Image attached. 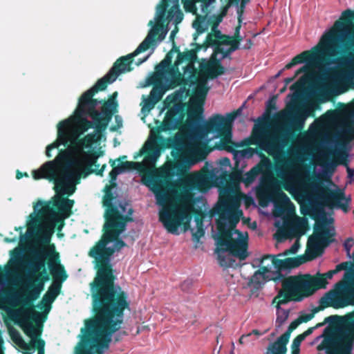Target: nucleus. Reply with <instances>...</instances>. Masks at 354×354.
<instances>
[{
  "mask_svg": "<svg viewBox=\"0 0 354 354\" xmlns=\"http://www.w3.org/2000/svg\"><path fill=\"white\" fill-rule=\"evenodd\" d=\"M230 179L235 182H242L243 174L242 172L239 170L236 171L231 174Z\"/></svg>",
  "mask_w": 354,
  "mask_h": 354,
  "instance_id": "57",
  "label": "nucleus"
},
{
  "mask_svg": "<svg viewBox=\"0 0 354 354\" xmlns=\"http://www.w3.org/2000/svg\"><path fill=\"white\" fill-rule=\"evenodd\" d=\"M185 115L184 105L181 103H176L170 107L166 114L162 124L158 127L157 133L175 130L181 124Z\"/></svg>",
  "mask_w": 354,
  "mask_h": 354,
  "instance_id": "22",
  "label": "nucleus"
},
{
  "mask_svg": "<svg viewBox=\"0 0 354 354\" xmlns=\"http://www.w3.org/2000/svg\"><path fill=\"white\" fill-rule=\"evenodd\" d=\"M121 220L110 219L105 221L101 239L90 249L88 256L93 259L96 275L91 283L92 297L107 300L123 298L128 300V295L119 286L115 284L116 276L113 273L111 257L115 252L126 246L120 235L125 230L127 223L133 221L132 217Z\"/></svg>",
  "mask_w": 354,
  "mask_h": 354,
  "instance_id": "1",
  "label": "nucleus"
},
{
  "mask_svg": "<svg viewBox=\"0 0 354 354\" xmlns=\"http://www.w3.org/2000/svg\"><path fill=\"white\" fill-rule=\"evenodd\" d=\"M247 145H257L261 151L271 155L276 152L279 146L276 136L270 135L263 124L255 125Z\"/></svg>",
  "mask_w": 354,
  "mask_h": 354,
  "instance_id": "21",
  "label": "nucleus"
},
{
  "mask_svg": "<svg viewBox=\"0 0 354 354\" xmlns=\"http://www.w3.org/2000/svg\"><path fill=\"white\" fill-rule=\"evenodd\" d=\"M215 212L218 216L216 221L218 230L216 252L220 266L228 268L233 265L234 261L221 253L228 251L241 260L245 259L248 256L247 241L242 239V232L236 230V225L243 216V211L239 209L238 204L225 200L216 205Z\"/></svg>",
  "mask_w": 354,
  "mask_h": 354,
  "instance_id": "4",
  "label": "nucleus"
},
{
  "mask_svg": "<svg viewBox=\"0 0 354 354\" xmlns=\"http://www.w3.org/2000/svg\"><path fill=\"white\" fill-rule=\"evenodd\" d=\"M294 281L290 277L283 283L281 288L272 300V304H275L277 308V322L282 324L288 317L289 310L281 307V305L286 304L290 301H301L307 297L296 286Z\"/></svg>",
  "mask_w": 354,
  "mask_h": 354,
  "instance_id": "17",
  "label": "nucleus"
},
{
  "mask_svg": "<svg viewBox=\"0 0 354 354\" xmlns=\"http://www.w3.org/2000/svg\"><path fill=\"white\" fill-rule=\"evenodd\" d=\"M136 164V163L134 162L126 161L121 162L118 166L122 167V171L123 172L127 169H133Z\"/></svg>",
  "mask_w": 354,
  "mask_h": 354,
  "instance_id": "59",
  "label": "nucleus"
},
{
  "mask_svg": "<svg viewBox=\"0 0 354 354\" xmlns=\"http://www.w3.org/2000/svg\"><path fill=\"white\" fill-rule=\"evenodd\" d=\"M92 299L94 316L84 321L76 354H104L109 348L112 335L121 328L124 310L129 309L130 302L121 297L117 300Z\"/></svg>",
  "mask_w": 354,
  "mask_h": 354,
  "instance_id": "2",
  "label": "nucleus"
},
{
  "mask_svg": "<svg viewBox=\"0 0 354 354\" xmlns=\"http://www.w3.org/2000/svg\"><path fill=\"white\" fill-rule=\"evenodd\" d=\"M272 277H264L261 275L260 272H254L252 276H251L248 282V287L251 288L252 292L255 293L259 290L263 289L265 284L269 281H272Z\"/></svg>",
  "mask_w": 354,
  "mask_h": 354,
  "instance_id": "40",
  "label": "nucleus"
},
{
  "mask_svg": "<svg viewBox=\"0 0 354 354\" xmlns=\"http://www.w3.org/2000/svg\"><path fill=\"white\" fill-rule=\"evenodd\" d=\"M131 64V60L127 56L118 58L109 71L103 77L99 79L91 88L85 91L79 100L88 102L93 109L95 106H97L100 102L97 99L93 98L95 94L98 91H104L108 84L115 82L120 74L131 71L132 70Z\"/></svg>",
  "mask_w": 354,
  "mask_h": 354,
  "instance_id": "14",
  "label": "nucleus"
},
{
  "mask_svg": "<svg viewBox=\"0 0 354 354\" xmlns=\"http://www.w3.org/2000/svg\"><path fill=\"white\" fill-rule=\"evenodd\" d=\"M167 0H161L156 7V25L149 31L147 36L132 53L126 55L133 62V58L140 53L146 51L156 39L162 41L165 39L167 30H163V23L167 20L166 13L168 7Z\"/></svg>",
  "mask_w": 354,
  "mask_h": 354,
  "instance_id": "16",
  "label": "nucleus"
},
{
  "mask_svg": "<svg viewBox=\"0 0 354 354\" xmlns=\"http://www.w3.org/2000/svg\"><path fill=\"white\" fill-rule=\"evenodd\" d=\"M223 40L221 41V44L223 45H230V49L231 51L234 52L235 50L240 48V41L242 40L241 39H234L231 37L229 35H223Z\"/></svg>",
  "mask_w": 354,
  "mask_h": 354,
  "instance_id": "45",
  "label": "nucleus"
},
{
  "mask_svg": "<svg viewBox=\"0 0 354 354\" xmlns=\"http://www.w3.org/2000/svg\"><path fill=\"white\" fill-rule=\"evenodd\" d=\"M241 28V24H239L236 26L234 30V33L233 36H231V37H233L234 39H241L242 37L240 35V30Z\"/></svg>",
  "mask_w": 354,
  "mask_h": 354,
  "instance_id": "63",
  "label": "nucleus"
},
{
  "mask_svg": "<svg viewBox=\"0 0 354 354\" xmlns=\"http://www.w3.org/2000/svg\"><path fill=\"white\" fill-rule=\"evenodd\" d=\"M196 47L195 49L187 50L186 51L181 53L178 47H174V50L178 53L176 61L177 64H183L184 62H187V64L184 69V74L186 75L187 77H194V75L198 73L197 69L194 66V62L197 59V52L201 48L200 44H194Z\"/></svg>",
  "mask_w": 354,
  "mask_h": 354,
  "instance_id": "25",
  "label": "nucleus"
},
{
  "mask_svg": "<svg viewBox=\"0 0 354 354\" xmlns=\"http://www.w3.org/2000/svg\"><path fill=\"white\" fill-rule=\"evenodd\" d=\"M185 208L187 211L194 216V221L196 226H203V219L205 218V214L201 209H195L191 202L185 203Z\"/></svg>",
  "mask_w": 354,
  "mask_h": 354,
  "instance_id": "43",
  "label": "nucleus"
},
{
  "mask_svg": "<svg viewBox=\"0 0 354 354\" xmlns=\"http://www.w3.org/2000/svg\"><path fill=\"white\" fill-rule=\"evenodd\" d=\"M54 224H52L49 227L46 229L45 232L42 236V241L44 244H49L50 241V236L53 232Z\"/></svg>",
  "mask_w": 354,
  "mask_h": 354,
  "instance_id": "51",
  "label": "nucleus"
},
{
  "mask_svg": "<svg viewBox=\"0 0 354 354\" xmlns=\"http://www.w3.org/2000/svg\"><path fill=\"white\" fill-rule=\"evenodd\" d=\"M321 120L326 124L335 125L339 129L337 160L328 162L327 169L333 171L337 165L347 166L348 155L345 149L354 139V111H351L346 106L340 109L329 110L322 116Z\"/></svg>",
  "mask_w": 354,
  "mask_h": 354,
  "instance_id": "11",
  "label": "nucleus"
},
{
  "mask_svg": "<svg viewBox=\"0 0 354 354\" xmlns=\"http://www.w3.org/2000/svg\"><path fill=\"white\" fill-rule=\"evenodd\" d=\"M90 149L80 153H74L76 155V158L67 161V167H81L84 166L82 172L84 176L93 173V167H99L100 165L97 164V160L92 153Z\"/></svg>",
  "mask_w": 354,
  "mask_h": 354,
  "instance_id": "24",
  "label": "nucleus"
},
{
  "mask_svg": "<svg viewBox=\"0 0 354 354\" xmlns=\"http://www.w3.org/2000/svg\"><path fill=\"white\" fill-rule=\"evenodd\" d=\"M68 157V153L66 150H62L59 151V154L55 158V162H63L66 161Z\"/></svg>",
  "mask_w": 354,
  "mask_h": 354,
  "instance_id": "55",
  "label": "nucleus"
},
{
  "mask_svg": "<svg viewBox=\"0 0 354 354\" xmlns=\"http://www.w3.org/2000/svg\"><path fill=\"white\" fill-rule=\"evenodd\" d=\"M106 167V164L103 165L100 169H99V167H95V169H93V173H95L97 176H102L104 171Z\"/></svg>",
  "mask_w": 354,
  "mask_h": 354,
  "instance_id": "64",
  "label": "nucleus"
},
{
  "mask_svg": "<svg viewBox=\"0 0 354 354\" xmlns=\"http://www.w3.org/2000/svg\"><path fill=\"white\" fill-rule=\"evenodd\" d=\"M254 152V150L250 147L241 150V151H239V153H241V156L242 157H247V158L251 157L253 155Z\"/></svg>",
  "mask_w": 354,
  "mask_h": 354,
  "instance_id": "61",
  "label": "nucleus"
},
{
  "mask_svg": "<svg viewBox=\"0 0 354 354\" xmlns=\"http://www.w3.org/2000/svg\"><path fill=\"white\" fill-rule=\"evenodd\" d=\"M327 50L323 48H319L318 46L314 47L311 50H305L294 57L292 60L288 63L283 69H290L297 64L323 61V56Z\"/></svg>",
  "mask_w": 354,
  "mask_h": 354,
  "instance_id": "29",
  "label": "nucleus"
},
{
  "mask_svg": "<svg viewBox=\"0 0 354 354\" xmlns=\"http://www.w3.org/2000/svg\"><path fill=\"white\" fill-rule=\"evenodd\" d=\"M308 228V223L306 218L296 217L285 223L280 231V236L283 239L300 237L304 235Z\"/></svg>",
  "mask_w": 354,
  "mask_h": 354,
  "instance_id": "28",
  "label": "nucleus"
},
{
  "mask_svg": "<svg viewBox=\"0 0 354 354\" xmlns=\"http://www.w3.org/2000/svg\"><path fill=\"white\" fill-rule=\"evenodd\" d=\"M299 247L300 244L299 241L297 240L292 245V246L289 249L286 250L283 252L279 254L277 257H284L288 256L289 254H294L297 252Z\"/></svg>",
  "mask_w": 354,
  "mask_h": 354,
  "instance_id": "49",
  "label": "nucleus"
},
{
  "mask_svg": "<svg viewBox=\"0 0 354 354\" xmlns=\"http://www.w3.org/2000/svg\"><path fill=\"white\" fill-rule=\"evenodd\" d=\"M270 199L274 201L277 200L283 203H290L288 196L279 187L274 188L270 194Z\"/></svg>",
  "mask_w": 354,
  "mask_h": 354,
  "instance_id": "44",
  "label": "nucleus"
},
{
  "mask_svg": "<svg viewBox=\"0 0 354 354\" xmlns=\"http://www.w3.org/2000/svg\"><path fill=\"white\" fill-rule=\"evenodd\" d=\"M304 84V77H301L298 81L295 82L292 85H291L290 88L292 91H299L303 88Z\"/></svg>",
  "mask_w": 354,
  "mask_h": 354,
  "instance_id": "56",
  "label": "nucleus"
},
{
  "mask_svg": "<svg viewBox=\"0 0 354 354\" xmlns=\"http://www.w3.org/2000/svg\"><path fill=\"white\" fill-rule=\"evenodd\" d=\"M309 180L308 176L300 177L297 180L288 178L281 182V186L294 197L303 196L307 189L310 187L312 196L317 204L329 208L341 209L344 212H348L351 198H346L344 189H332L321 181L309 183Z\"/></svg>",
  "mask_w": 354,
  "mask_h": 354,
  "instance_id": "7",
  "label": "nucleus"
},
{
  "mask_svg": "<svg viewBox=\"0 0 354 354\" xmlns=\"http://www.w3.org/2000/svg\"><path fill=\"white\" fill-rule=\"evenodd\" d=\"M330 326L324 329V339L318 351L326 354H351L354 344V310L344 316L330 315L325 319Z\"/></svg>",
  "mask_w": 354,
  "mask_h": 354,
  "instance_id": "8",
  "label": "nucleus"
},
{
  "mask_svg": "<svg viewBox=\"0 0 354 354\" xmlns=\"http://www.w3.org/2000/svg\"><path fill=\"white\" fill-rule=\"evenodd\" d=\"M354 11L347 9L342 12L341 17L335 22L333 28L325 33L319 44L327 50L330 57L339 55L337 59L342 63L348 62L354 53Z\"/></svg>",
  "mask_w": 354,
  "mask_h": 354,
  "instance_id": "9",
  "label": "nucleus"
},
{
  "mask_svg": "<svg viewBox=\"0 0 354 354\" xmlns=\"http://www.w3.org/2000/svg\"><path fill=\"white\" fill-rule=\"evenodd\" d=\"M46 257L48 258L47 264L53 276V282L37 307L47 314L51 308L52 303L59 295L62 283L66 280L68 275L64 266L60 263L59 254L55 250L54 244L49 245V252L46 254Z\"/></svg>",
  "mask_w": 354,
  "mask_h": 354,
  "instance_id": "13",
  "label": "nucleus"
},
{
  "mask_svg": "<svg viewBox=\"0 0 354 354\" xmlns=\"http://www.w3.org/2000/svg\"><path fill=\"white\" fill-rule=\"evenodd\" d=\"M315 313H314V309H313L311 313L303 314V315H300L298 317V319H299V322H301V324L303 322L306 323V322H308L310 320H311L314 317V315Z\"/></svg>",
  "mask_w": 354,
  "mask_h": 354,
  "instance_id": "54",
  "label": "nucleus"
},
{
  "mask_svg": "<svg viewBox=\"0 0 354 354\" xmlns=\"http://www.w3.org/2000/svg\"><path fill=\"white\" fill-rule=\"evenodd\" d=\"M101 133L95 131L87 134L84 138L78 137L73 138L71 140V150L74 153H80L84 151V149H92L93 144L100 140Z\"/></svg>",
  "mask_w": 354,
  "mask_h": 354,
  "instance_id": "34",
  "label": "nucleus"
},
{
  "mask_svg": "<svg viewBox=\"0 0 354 354\" xmlns=\"http://www.w3.org/2000/svg\"><path fill=\"white\" fill-rule=\"evenodd\" d=\"M214 1L215 0H198L203 15H197L196 20L193 22V27L196 30L194 39H196V34H201L205 31L206 28L203 26V24L206 21L210 4Z\"/></svg>",
  "mask_w": 354,
  "mask_h": 354,
  "instance_id": "39",
  "label": "nucleus"
},
{
  "mask_svg": "<svg viewBox=\"0 0 354 354\" xmlns=\"http://www.w3.org/2000/svg\"><path fill=\"white\" fill-rule=\"evenodd\" d=\"M190 84H196L194 94L191 97L192 107L187 113V124L190 127H196L202 118L203 104L209 90L205 78H199L198 73L194 77H187Z\"/></svg>",
  "mask_w": 354,
  "mask_h": 354,
  "instance_id": "15",
  "label": "nucleus"
},
{
  "mask_svg": "<svg viewBox=\"0 0 354 354\" xmlns=\"http://www.w3.org/2000/svg\"><path fill=\"white\" fill-rule=\"evenodd\" d=\"M48 251H39L37 253L35 261L32 263V270L35 273L38 272L32 281H29L24 290L12 297L13 304L16 306H20L17 312L19 319L16 323L22 328L24 333L28 337H32L35 334L39 336L41 332L36 333L35 327L30 320L36 321L41 314L35 310L34 302L36 301L41 291L44 290V283L50 279V277L46 269L45 259L48 260L46 254Z\"/></svg>",
  "mask_w": 354,
  "mask_h": 354,
  "instance_id": "5",
  "label": "nucleus"
},
{
  "mask_svg": "<svg viewBox=\"0 0 354 354\" xmlns=\"http://www.w3.org/2000/svg\"><path fill=\"white\" fill-rule=\"evenodd\" d=\"M223 35L220 30H214L213 32L208 33L204 44L205 47L213 46L214 48L223 45L221 44L223 40Z\"/></svg>",
  "mask_w": 354,
  "mask_h": 354,
  "instance_id": "42",
  "label": "nucleus"
},
{
  "mask_svg": "<svg viewBox=\"0 0 354 354\" xmlns=\"http://www.w3.org/2000/svg\"><path fill=\"white\" fill-rule=\"evenodd\" d=\"M173 186L179 193L178 198L181 205L179 207H176L174 205L166 207L168 203L162 205L165 208L160 212L159 220L166 230L174 234H178V229L181 225H183L184 232L193 231L190 227L192 214L187 211L185 203L192 201L194 196L192 191L203 192L208 189L207 178L203 174H192L174 181Z\"/></svg>",
  "mask_w": 354,
  "mask_h": 354,
  "instance_id": "6",
  "label": "nucleus"
},
{
  "mask_svg": "<svg viewBox=\"0 0 354 354\" xmlns=\"http://www.w3.org/2000/svg\"><path fill=\"white\" fill-rule=\"evenodd\" d=\"M335 274L331 270L328 272L321 274L317 272L315 275L310 274H299V277H290L296 286L299 287L304 295L308 297L313 295L317 290L326 288L328 284V279L333 278Z\"/></svg>",
  "mask_w": 354,
  "mask_h": 354,
  "instance_id": "19",
  "label": "nucleus"
},
{
  "mask_svg": "<svg viewBox=\"0 0 354 354\" xmlns=\"http://www.w3.org/2000/svg\"><path fill=\"white\" fill-rule=\"evenodd\" d=\"M156 102L153 100H151L149 97L145 100V106L144 108L147 109L148 111L151 110L153 109L154 106L156 105Z\"/></svg>",
  "mask_w": 354,
  "mask_h": 354,
  "instance_id": "62",
  "label": "nucleus"
},
{
  "mask_svg": "<svg viewBox=\"0 0 354 354\" xmlns=\"http://www.w3.org/2000/svg\"><path fill=\"white\" fill-rule=\"evenodd\" d=\"M88 106L84 102L79 100L78 105L75 111L74 117L77 123V131L80 134H82L91 128L96 129L95 121H89L86 116L90 117Z\"/></svg>",
  "mask_w": 354,
  "mask_h": 354,
  "instance_id": "31",
  "label": "nucleus"
},
{
  "mask_svg": "<svg viewBox=\"0 0 354 354\" xmlns=\"http://www.w3.org/2000/svg\"><path fill=\"white\" fill-rule=\"evenodd\" d=\"M349 304L344 297V293L339 290H330L319 300V306L314 308V313H318L327 307L338 309Z\"/></svg>",
  "mask_w": 354,
  "mask_h": 354,
  "instance_id": "27",
  "label": "nucleus"
},
{
  "mask_svg": "<svg viewBox=\"0 0 354 354\" xmlns=\"http://www.w3.org/2000/svg\"><path fill=\"white\" fill-rule=\"evenodd\" d=\"M277 109L276 102L274 98H272L269 100L266 104V111L270 113L272 110H275Z\"/></svg>",
  "mask_w": 354,
  "mask_h": 354,
  "instance_id": "60",
  "label": "nucleus"
},
{
  "mask_svg": "<svg viewBox=\"0 0 354 354\" xmlns=\"http://www.w3.org/2000/svg\"><path fill=\"white\" fill-rule=\"evenodd\" d=\"M172 147L171 156L174 161L170 163L162 171V180L158 179L157 176L150 174L143 177V184L149 188L154 194L157 204L165 205L169 199V196L164 187L176 176H178L180 178L192 174H187V171L191 165V160L187 156L185 149L180 143H176Z\"/></svg>",
  "mask_w": 354,
  "mask_h": 354,
  "instance_id": "10",
  "label": "nucleus"
},
{
  "mask_svg": "<svg viewBox=\"0 0 354 354\" xmlns=\"http://www.w3.org/2000/svg\"><path fill=\"white\" fill-rule=\"evenodd\" d=\"M301 324L299 319L297 318L295 320L292 322L289 325L287 330L281 335L277 340L269 344L268 347V353L273 351H287V344L289 342L291 333L295 330L297 326Z\"/></svg>",
  "mask_w": 354,
  "mask_h": 354,
  "instance_id": "35",
  "label": "nucleus"
},
{
  "mask_svg": "<svg viewBox=\"0 0 354 354\" xmlns=\"http://www.w3.org/2000/svg\"><path fill=\"white\" fill-rule=\"evenodd\" d=\"M169 62V59H163L156 66V73L151 77V84L154 85V87L151 91L149 97L156 103L162 99L165 92L169 88V86L162 84L164 73L160 71V68L164 70Z\"/></svg>",
  "mask_w": 354,
  "mask_h": 354,
  "instance_id": "26",
  "label": "nucleus"
},
{
  "mask_svg": "<svg viewBox=\"0 0 354 354\" xmlns=\"http://www.w3.org/2000/svg\"><path fill=\"white\" fill-rule=\"evenodd\" d=\"M276 257V255L265 254L259 259V262L264 263L266 260H271V265L277 269L275 272H272V279L275 283L281 282V288H283V283L292 276L286 277L281 273V271L299 267L306 261V258L304 256L290 257L284 259H279ZM293 277H299V275H294Z\"/></svg>",
  "mask_w": 354,
  "mask_h": 354,
  "instance_id": "20",
  "label": "nucleus"
},
{
  "mask_svg": "<svg viewBox=\"0 0 354 354\" xmlns=\"http://www.w3.org/2000/svg\"><path fill=\"white\" fill-rule=\"evenodd\" d=\"M192 232V239L194 241L198 242L205 234V229L203 226H196V231Z\"/></svg>",
  "mask_w": 354,
  "mask_h": 354,
  "instance_id": "50",
  "label": "nucleus"
},
{
  "mask_svg": "<svg viewBox=\"0 0 354 354\" xmlns=\"http://www.w3.org/2000/svg\"><path fill=\"white\" fill-rule=\"evenodd\" d=\"M303 340L301 335H297L292 341L291 348L300 349V345Z\"/></svg>",
  "mask_w": 354,
  "mask_h": 354,
  "instance_id": "58",
  "label": "nucleus"
},
{
  "mask_svg": "<svg viewBox=\"0 0 354 354\" xmlns=\"http://www.w3.org/2000/svg\"><path fill=\"white\" fill-rule=\"evenodd\" d=\"M308 71L307 66H303L302 67L299 68L298 70L296 71L295 75L292 77H287L284 80V82L286 86L292 82L297 76H298L301 73H306Z\"/></svg>",
  "mask_w": 354,
  "mask_h": 354,
  "instance_id": "52",
  "label": "nucleus"
},
{
  "mask_svg": "<svg viewBox=\"0 0 354 354\" xmlns=\"http://www.w3.org/2000/svg\"><path fill=\"white\" fill-rule=\"evenodd\" d=\"M258 155L262 158L259 163L253 167L249 171L243 175L242 182L246 185L251 184L257 176L262 173L268 165L269 159L261 152L257 151Z\"/></svg>",
  "mask_w": 354,
  "mask_h": 354,
  "instance_id": "38",
  "label": "nucleus"
},
{
  "mask_svg": "<svg viewBox=\"0 0 354 354\" xmlns=\"http://www.w3.org/2000/svg\"><path fill=\"white\" fill-rule=\"evenodd\" d=\"M32 175L35 180L47 178L53 180L57 195L54 197L52 203L39 201L34 206L35 210L37 209V206H40L41 208L38 210V216L32 218L28 224V230L39 225V217L50 216L55 223H59L57 230H60L64 225V219L68 218L72 214L74 201L67 197H63L59 194L68 196L73 194L75 187L71 184V182L75 176V173L71 169L65 168L58 176L54 162L48 161L39 169L32 171Z\"/></svg>",
  "mask_w": 354,
  "mask_h": 354,
  "instance_id": "3",
  "label": "nucleus"
},
{
  "mask_svg": "<svg viewBox=\"0 0 354 354\" xmlns=\"http://www.w3.org/2000/svg\"><path fill=\"white\" fill-rule=\"evenodd\" d=\"M315 235L308 238L307 246L310 251L315 252V256H319L324 248L328 246L333 239H330L329 230L323 225L315 226Z\"/></svg>",
  "mask_w": 354,
  "mask_h": 354,
  "instance_id": "23",
  "label": "nucleus"
},
{
  "mask_svg": "<svg viewBox=\"0 0 354 354\" xmlns=\"http://www.w3.org/2000/svg\"><path fill=\"white\" fill-rule=\"evenodd\" d=\"M171 139H165L160 134L156 133L154 139L149 143L148 157L155 161L160 156L162 149L171 148Z\"/></svg>",
  "mask_w": 354,
  "mask_h": 354,
  "instance_id": "36",
  "label": "nucleus"
},
{
  "mask_svg": "<svg viewBox=\"0 0 354 354\" xmlns=\"http://www.w3.org/2000/svg\"><path fill=\"white\" fill-rule=\"evenodd\" d=\"M260 263L261 264V266H260V268L256 272H260L261 275H264V277H272V274H268V273L270 272L271 266L269 264L266 266L263 265V263H261V262Z\"/></svg>",
  "mask_w": 354,
  "mask_h": 354,
  "instance_id": "53",
  "label": "nucleus"
},
{
  "mask_svg": "<svg viewBox=\"0 0 354 354\" xmlns=\"http://www.w3.org/2000/svg\"><path fill=\"white\" fill-rule=\"evenodd\" d=\"M233 52L231 51L230 48L224 50L222 46H221L214 48V53L212 55H214V56H216L218 54H222V57L220 59H223L227 57L231 59L230 55Z\"/></svg>",
  "mask_w": 354,
  "mask_h": 354,
  "instance_id": "47",
  "label": "nucleus"
},
{
  "mask_svg": "<svg viewBox=\"0 0 354 354\" xmlns=\"http://www.w3.org/2000/svg\"><path fill=\"white\" fill-rule=\"evenodd\" d=\"M117 95L118 92L115 91L108 100L100 101V103L102 102L101 112L96 109L97 106H95L93 109L88 102H85L88 108L90 118L95 121L96 131L99 133H102L107 129L113 114L117 111L118 106V102L115 100Z\"/></svg>",
  "mask_w": 354,
  "mask_h": 354,
  "instance_id": "18",
  "label": "nucleus"
},
{
  "mask_svg": "<svg viewBox=\"0 0 354 354\" xmlns=\"http://www.w3.org/2000/svg\"><path fill=\"white\" fill-rule=\"evenodd\" d=\"M165 59H169L171 61V57L169 56V54L167 55ZM170 64L171 62L164 70L160 68V71L164 73L163 80H165L167 82L169 81V79L166 77V75H168L171 77L169 85V88H175L182 84H186L187 80L184 77L185 75L184 73L182 74L178 68V66L181 64H177V61L176 60L173 66H170Z\"/></svg>",
  "mask_w": 354,
  "mask_h": 354,
  "instance_id": "33",
  "label": "nucleus"
},
{
  "mask_svg": "<svg viewBox=\"0 0 354 354\" xmlns=\"http://www.w3.org/2000/svg\"><path fill=\"white\" fill-rule=\"evenodd\" d=\"M221 62V59H216L212 55L209 61L202 66L201 72L205 76L206 80H214L225 73V68Z\"/></svg>",
  "mask_w": 354,
  "mask_h": 354,
  "instance_id": "37",
  "label": "nucleus"
},
{
  "mask_svg": "<svg viewBox=\"0 0 354 354\" xmlns=\"http://www.w3.org/2000/svg\"><path fill=\"white\" fill-rule=\"evenodd\" d=\"M117 185L115 183H111L109 185H106L104 188V195L103 197V205L107 209L105 215L106 221L112 219L113 221L121 220L124 217H130L129 215H122L117 207L113 205V201L115 198L112 193V189Z\"/></svg>",
  "mask_w": 354,
  "mask_h": 354,
  "instance_id": "30",
  "label": "nucleus"
},
{
  "mask_svg": "<svg viewBox=\"0 0 354 354\" xmlns=\"http://www.w3.org/2000/svg\"><path fill=\"white\" fill-rule=\"evenodd\" d=\"M69 122L68 120H62L57 124V139L46 147V155L48 158L51 157L50 151L53 149H57L61 145H67L68 142L71 143L68 128Z\"/></svg>",
  "mask_w": 354,
  "mask_h": 354,
  "instance_id": "32",
  "label": "nucleus"
},
{
  "mask_svg": "<svg viewBox=\"0 0 354 354\" xmlns=\"http://www.w3.org/2000/svg\"><path fill=\"white\" fill-rule=\"evenodd\" d=\"M10 336L12 341L25 351V354H32L33 346L32 344L26 343L17 330H15L10 332Z\"/></svg>",
  "mask_w": 354,
  "mask_h": 354,
  "instance_id": "41",
  "label": "nucleus"
},
{
  "mask_svg": "<svg viewBox=\"0 0 354 354\" xmlns=\"http://www.w3.org/2000/svg\"><path fill=\"white\" fill-rule=\"evenodd\" d=\"M33 349L37 350V354H44L45 353V342L41 338H38L33 341Z\"/></svg>",
  "mask_w": 354,
  "mask_h": 354,
  "instance_id": "48",
  "label": "nucleus"
},
{
  "mask_svg": "<svg viewBox=\"0 0 354 354\" xmlns=\"http://www.w3.org/2000/svg\"><path fill=\"white\" fill-rule=\"evenodd\" d=\"M241 108H239L229 113L225 118L220 114L213 115L201 127V131L205 134L215 132L220 136L218 149L238 153L235 148L241 145L232 141V129L234 120L241 113Z\"/></svg>",
  "mask_w": 354,
  "mask_h": 354,
  "instance_id": "12",
  "label": "nucleus"
},
{
  "mask_svg": "<svg viewBox=\"0 0 354 354\" xmlns=\"http://www.w3.org/2000/svg\"><path fill=\"white\" fill-rule=\"evenodd\" d=\"M115 161L116 160H113L112 159H110L109 160V163L111 166L113 167L112 170L109 172L111 183H115L114 181L116 180L118 175L122 172L121 167H115Z\"/></svg>",
  "mask_w": 354,
  "mask_h": 354,
  "instance_id": "46",
  "label": "nucleus"
}]
</instances>
